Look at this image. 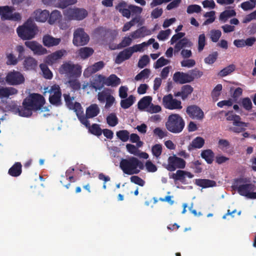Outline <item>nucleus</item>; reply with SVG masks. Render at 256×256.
<instances>
[{
  "instance_id": "7c9ffc66",
  "label": "nucleus",
  "mask_w": 256,
  "mask_h": 256,
  "mask_svg": "<svg viewBox=\"0 0 256 256\" xmlns=\"http://www.w3.org/2000/svg\"><path fill=\"white\" fill-rule=\"evenodd\" d=\"M128 8L129 11V16H126V18H129L131 15L132 16H134V17L138 16L140 21L141 19L140 14L142 12V8L133 4H129Z\"/></svg>"
},
{
  "instance_id": "412c9836",
  "label": "nucleus",
  "mask_w": 256,
  "mask_h": 256,
  "mask_svg": "<svg viewBox=\"0 0 256 256\" xmlns=\"http://www.w3.org/2000/svg\"><path fill=\"white\" fill-rule=\"evenodd\" d=\"M225 116H226V119L228 121H233V125L236 126H248V124L240 121V117L234 114L232 111L227 112Z\"/></svg>"
},
{
  "instance_id": "f704fd0d",
  "label": "nucleus",
  "mask_w": 256,
  "mask_h": 256,
  "mask_svg": "<svg viewBox=\"0 0 256 256\" xmlns=\"http://www.w3.org/2000/svg\"><path fill=\"white\" fill-rule=\"evenodd\" d=\"M152 98L150 96H146L142 98L138 104V109L144 110L148 108L151 104Z\"/></svg>"
},
{
  "instance_id": "69168bd1",
  "label": "nucleus",
  "mask_w": 256,
  "mask_h": 256,
  "mask_svg": "<svg viewBox=\"0 0 256 256\" xmlns=\"http://www.w3.org/2000/svg\"><path fill=\"white\" fill-rule=\"evenodd\" d=\"M242 104L243 108L248 111L251 110L252 108L251 100L248 97L243 98L242 100Z\"/></svg>"
},
{
  "instance_id": "dca6fc26",
  "label": "nucleus",
  "mask_w": 256,
  "mask_h": 256,
  "mask_svg": "<svg viewBox=\"0 0 256 256\" xmlns=\"http://www.w3.org/2000/svg\"><path fill=\"white\" fill-rule=\"evenodd\" d=\"M24 44L35 54L42 55L48 53L47 50L36 41H26Z\"/></svg>"
},
{
  "instance_id": "aec40b11",
  "label": "nucleus",
  "mask_w": 256,
  "mask_h": 256,
  "mask_svg": "<svg viewBox=\"0 0 256 256\" xmlns=\"http://www.w3.org/2000/svg\"><path fill=\"white\" fill-rule=\"evenodd\" d=\"M66 53V50H57L48 56L46 58L45 62L50 65H52L57 60L61 58Z\"/></svg>"
},
{
  "instance_id": "393cba45",
  "label": "nucleus",
  "mask_w": 256,
  "mask_h": 256,
  "mask_svg": "<svg viewBox=\"0 0 256 256\" xmlns=\"http://www.w3.org/2000/svg\"><path fill=\"white\" fill-rule=\"evenodd\" d=\"M204 140L200 136H197L194 138L188 146V150L192 151L194 149L202 148L204 144Z\"/></svg>"
},
{
  "instance_id": "a18cd8bd",
  "label": "nucleus",
  "mask_w": 256,
  "mask_h": 256,
  "mask_svg": "<svg viewBox=\"0 0 256 256\" xmlns=\"http://www.w3.org/2000/svg\"><path fill=\"white\" fill-rule=\"evenodd\" d=\"M6 109L15 114H18V112H20V106H18L14 101L7 102L6 106Z\"/></svg>"
},
{
  "instance_id": "9d476101",
  "label": "nucleus",
  "mask_w": 256,
  "mask_h": 256,
  "mask_svg": "<svg viewBox=\"0 0 256 256\" xmlns=\"http://www.w3.org/2000/svg\"><path fill=\"white\" fill-rule=\"evenodd\" d=\"M90 37L81 28H76L74 32L73 44L76 46L86 45L89 42Z\"/></svg>"
},
{
  "instance_id": "bf43d9fd",
  "label": "nucleus",
  "mask_w": 256,
  "mask_h": 256,
  "mask_svg": "<svg viewBox=\"0 0 256 256\" xmlns=\"http://www.w3.org/2000/svg\"><path fill=\"white\" fill-rule=\"evenodd\" d=\"M162 146L160 144H156L152 148V152L154 156L158 158L162 152Z\"/></svg>"
},
{
  "instance_id": "338daca9",
  "label": "nucleus",
  "mask_w": 256,
  "mask_h": 256,
  "mask_svg": "<svg viewBox=\"0 0 256 256\" xmlns=\"http://www.w3.org/2000/svg\"><path fill=\"white\" fill-rule=\"evenodd\" d=\"M215 12L214 11H210V12H207L204 14V16L206 18H208L207 20H206L204 24H208L213 22L215 20Z\"/></svg>"
},
{
  "instance_id": "39448f33",
  "label": "nucleus",
  "mask_w": 256,
  "mask_h": 256,
  "mask_svg": "<svg viewBox=\"0 0 256 256\" xmlns=\"http://www.w3.org/2000/svg\"><path fill=\"white\" fill-rule=\"evenodd\" d=\"M185 126V122L182 118L178 114H174L170 115L166 122V129L174 134L182 132Z\"/></svg>"
},
{
  "instance_id": "e433bc0d",
  "label": "nucleus",
  "mask_w": 256,
  "mask_h": 256,
  "mask_svg": "<svg viewBox=\"0 0 256 256\" xmlns=\"http://www.w3.org/2000/svg\"><path fill=\"white\" fill-rule=\"evenodd\" d=\"M94 50L89 47H84L78 50V55L82 59H86L92 56L94 53Z\"/></svg>"
},
{
  "instance_id": "58836bf2",
  "label": "nucleus",
  "mask_w": 256,
  "mask_h": 256,
  "mask_svg": "<svg viewBox=\"0 0 256 256\" xmlns=\"http://www.w3.org/2000/svg\"><path fill=\"white\" fill-rule=\"evenodd\" d=\"M85 126L88 129L89 132L92 134L98 136L102 135V130L100 128L99 124H94L90 126V123L89 122V126Z\"/></svg>"
},
{
  "instance_id": "052dcab7",
  "label": "nucleus",
  "mask_w": 256,
  "mask_h": 256,
  "mask_svg": "<svg viewBox=\"0 0 256 256\" xmlns=\"http://www.w3.org/2000/svg\"><path fill=\"white\" fill-rule=\"evenodd\" d=\"M206 44V36L204 34H200L198 36V50L199 52H202Z\"/></svg>"
},
{
  "instance_id": "c85d7f7f",
  "label": "nucleus",
  "mask_w": 256,
  "mask_h": 256,
  "mask_svg": "<svg viewBox=\"0 0 256 256\" xmlns=\"http://www.w3.org/2000/svg\"><path fill=\"white\" fill-rule=\"evenodd\" d=\"M24 68L26 70H34L38 66L37 60L32 57H26L23 62Z\"/></svg>"
},
{
  "instance_id": "6ab92c4d",
  "label": "nucleus",
  "mask_w": 256,
  "mask_h": 256,
  "mask_svg": "<svg viewBox=\"0 0 256 256\" xmlns=\"http://www.w3.org/2000/svg\"><path fill=\"white\" fill-rule=\"evenodd\" d=\"M192 79L188 72H177L173 76V80L177 84H184L190 82Z\"/></svg>"
},
{
  "instance_id": "f03ea898",
  "label": "nucleus",
  "mask_w": 256,
  "mask_h": 256,
  "mask_svg": "<svg viewBox=\"0 0 256 256\" xmlns=\"http://www.w3.org/2000/svg\"><path fill=\"white\" fill-rule=\"evenodd\" d=\"M120 167L124 173L132 175L138 174L144 170V163L136 158L131 156L128 158H122L120 163Z\"/></svg>"
},
{
  "instance_id": "a878e982",
  "label": "nucleus",
  "mask_w": 256,
  "mask_h": 256,
  "mask_svg": "<svg viewBox=\"0 0 256 256\" xmlns=\"http://www.w3.org/2000/svg\"><path fill=\"white\" fill-rule=\"evenodd\" d=\"M105 77L102 75H96L91 82L90 86L96 90H100L104 86Z\"/></svg>"
},
{
  "instance_id": "c756f323",
  "label": "nucleus",
  "mask_w": 256,
  "mask_h": 256,
  "mask_svg": "<svg viewBox=\"0 0 256 256\" xmlns=\"http://www.w3.org/2000/svg\"><path fill=\"white\" fill-rule=\"evenodd\" d=\"M34 19L39 22H45L49 16V12L47 10H37L34 11Z\"/></svg>"
},
{
  "instance_id": "09e8293b",
  "label": "nucleus",
  "mask_w": 256,
  "mask_h": 256,
  "mask_svg": "<svg viewBox=\"0 0 256 256\" xmlns=\"http://www.w3.org/2000/svg\"><path fill=\"white\" fill-rule=\"evenodd\" d=\"M111 95L110 90L109 89H106L99 92L98 94V99L101 102H104Z\"/></svg>"
},
{
  "instance_id": "7ed1b4c3",
  "label": "nucleus",
  "mask_w": 256,
  "mask_h": 256,
  "mask_svg": "<svg viewBox=\"0 0 256 256\" xmlns=\"http://www.w3.org/2000/svg\"><path fill=\"white\" fill-rule=\"evenodd\" d=\"M38 31V27L31 18H28L22 25L18 26L16 28L18 36L22 40L32 39Z\"/></svg>"
},
{
  "instance_id": "0eeeda50",
  "label": "nucleus",
  "mask_w": 256,
  "mask_h": 256,
  "mask_svg": "<svg viewBox=\"0 0 256 256\" xmlns=\"http://www.w3.org/2000/svg\"><path fill=\"white\" fill-rule=\"evenodd\" d=\"M244 182V179L243 178L235 179L232 188L234 190H236L240 196H246L248 198L250 192L254 190L255 186L252 184H246L238 185L239 184Z\"/></svg>"
},
{
  "instance_id": "c03bdc74",
  "label": "nucleus",
  "mask_w": 256,
  "mask_h": 256,
  "mask_svg": "<svg viewBox=\"0 0 256 256\" xmlns=\"http://www.w3.org/2000/svg\"><path fill=\"white\" fill-rule=\"evenodd\" d=\"M186 171L182 170H178L176 174H172L170 177L173 178L174 180H180L184 182L185 180Z\"/></svg>"
},
{
  "instance_id": "f257e3e1",
  "label": "nucleus",
  "mask_w": 256,
  "mask_h": 256,
  "mask_svg": "<svg viewBox=\"0 0 256 256\" xmlns=\"http://www.w3.org/2000/svg\"><path fill=\"white\" fill-rule=\"evenodd\" d=\"M43 96L38 94H33L24 98L22 106H20L18 115L24 117L32 116V111L40 110L44 104Z\"/></svg>"
},
{
  "instance_id": "c9c22d12",
  "label": "nucleus",
  "mask_w": 256,
  "mask_h": 256,
  "mask_svg": "<svg viewBox=\"0 0 256 256\" xmlns=\"http://www.w3.org/2000/svg\"><path fill=\"white\" fill-rule=\"evenodd\" d=\"M128 5L126 2L122 1L116 6V8L123 16L126 18V16H129V11L128 10Z\"/></svg>"
},
{
  "instance_id": "473e14b6",
  "label": "nucleus",
  "mask_w": 256,
  "mask_h": 256,
  "mask_svg": "<svg viewBox=\"0 0 256 256\" xmlns=\"http://www.w3.org/2000/svg\"><path fill=\"white\" fill-rule=\"evenodd\" d=\"M120 83V79L114 74L110 75L104 82L106 85L114 87L118 86Z\"/></svg>"
},
{
  "instance_id": "5fc2aeb1",
  "label": "nucleus",
  "mask_w": 256,
  "mask_h": 256,
  "mask_svg": "<svg viewBox=\"0 0 256 256\" xmlns=\"http://www.w3.org/2000/svg\"><path fill=\"white\" fill-rule=\"evenodd\" d=\"M188 74L189 76L191 77V78H192L191 82H192L194 79L200 78L203 75L202 72L200 71L196 68L189 70L188 72Z\"/></svg>"
},
{
  "instance_id": "a211bd4d",
  "label": "nucleus",
  "mask_w": 256,
  "mask_h": 256,
  "mask_svg": "<svg viewBox=\"0 0 256 256\" xmlns=\"http://www.w3.org/2000/svg\"><path fill=\"white\" fill-rule=\"evenodd\" d=\"M104 66V63L103 61H99L94 63L93 65L87 68L84 72V76L86 78L90 77L92 74H94L98 71L102 70Z\"/></svg>"
},
{
  "instance_id": "3c124183",
  "label": "nucleus",
  "mask_w": 256,
  "mask_h": 256,
  "mask_svg": "<svg viewBox=\"0 0 256 256\" xmlns=\"http://www.w3.org/2000/svg\"><path fill=\"white\" fill-rule=\"evenodd\" d=\"M116 136L123 142H127L130 137V133L127 130H120L116 132Z\"/></svg>"
},
{
  "instance_id": "5701e85b",
  "label": "nucleus",
  "mask_w": 256,
  "mask_h": 256,
  "mask_svg": "<svg viewBox=\"0 0 256 256\" xmlns=\"http://www.w3.org/2000/svg\"><path fill=\"white\" fill-rule=\"evenodd\" d=\"M18 90L13 87L0 86V98H8L10 96L16 95Z\"/></svg>"
},
{
  "instance_id": "79ce46f5",
  "label": "nucleus",
  "mask_w": 256,
  "mask_h": 256,
  "mask_svg": "<svg viewBox=\"0 0 256 256\" xmlns=\"http://www.w3.org/2000/svg\"><path fill=\"white\" fill-rule=\"evenodd\" d=\"M193 88L188 84L183 86L181 88V93H182V100H185L189 95L193 92Z\"/></svg>"
},
{
  "instance_id": "680f3d73",
  "label": "nucleus",
  "mask_w": 256,
  "mask_h": 256,
  "mask_svg": "<svg viewBox=\"0 0 256 256\" xmlns=\"http://www.w3.org/2000/svg\"><path fill=\"white\" fill-rule=\"evenodd\" d=\"M222 86L221 84H218L214 87L212 92V96L214 100H218V97L220 94V91L222 90Z\"/></svg>"
},
{
  "instance_id": "de8ad7c7",
  "label": "nucleus",
  "mask_w": 256,
  "mask_h": 256,
  "mask_svg": "<svg viewBox=\"0 0 256 256\" xmlns=\"http://www.w3.org/2000/svg\"><path fill=\"white\" fill-rule=\"evenodd\" d=\"M236 15V12L234 10H226L220 14V19L226 21L228 18L235 16Z\"/></svg>"
},
{
  "instance_id": "6e6552de",
  "label": "nucleus",
  "mask_w": 256,
  "mask_h": 256,
  "mask_svg": "<svg viewBox=\"0 0 256 256\" xmlns=\"http://www.w3.org/2000/svg\"><path fill=\"white\" fill-rule=\"evenodd\" d=\"M64 14L69 20H81L88 16V12L84 8H68L64 12Z\"/></svg>"
},
{
  "instance_id": "8fccbe9b",
  "label": "nucleus",
  "mask_w": 256,
  "mask_h": 256,
  "mask_svg": "<svg viewBox=\"0 0 256 256\" xmlns=\"http://www.w3.org/2000/svg\"><path fill=\"white\" fill-rule=\"evenodd\" d=\"M140 22V18L134 17L132 18L131 20L128 22H126L122 28L123 32H126L132 26H134L135 24L138 23Z\"/></svg>"
},
{
  "instance_id": "864d4df0",
  "label": "nucleus",
  "mask_w": 256,
  "mask_h": 256,
  "mask_svg": "<svg viewBox=\"0 0 256 256\" xmlns=\"http://www.w3.org/2000/svg\"><path fill=\"white\" fill-rule=\"evenodd\" d=\"M108 124L111 126H114L118 124V118L114 113L110 114L106 118Z\"/></svg>"
},
{
  "instance_id": "9b49d317",
  "label": "nucleus",
  "mask_w": 256,
  "mask_h": 256,
  "mask_svg": "<svg viewBox=\"0 0 256 256\" xmlns=\"http://www.w3.org/2000/svg\"><path fill=\"white\" fill-rule=\"evenodd\" d=\"M186 161L175 155L170 156L166 168L170 172L174 171L177 168L182 169L186 166Z\"/></svg>"
},
{
  "instance_id": "f3484780",
  "label": "nucleus",
  "mask_w": 256,
  "mask_h": 256,
  "mask_svg": "<svg viewBox=\"0 0 256 256\" xmlns=\"http://www.w3.org/2000/svg\"><path fill=\"white\" fill-rule=\"evenodd\" d=\"M66 104L70 109L74 110L77 115V114L80 112L82 108L81 104L78 102H75L74 104L72 101L74 100V97H71L69 94H64L63 95Z\"/></svg>"
},
{
  "instance_id": "603ef678",
  "label": "nucleus",
  "mask_w": 256,
  "mask_h": 256,
  "mask_svg": "<svg viewBox=\"0 0 256 256\" xmlns=\"http://www.w3.org/2000/svg\"><path fill=\"white\" fill-rule=\"evenodd\" d=\"M235 70V66L234 64H230L228 66L222 70L218 73V75L222 77H224L230 74Z\"/></svg>"
},
{
  "instance_id": "cd10ccee",
  "label": "nucleus",
  "mask_w": 256,
  "mask_h": 256,
  "mask_svg": "<svg viewBox=\"0 0 256 256\" xmlns=\"http://www.w3.org/2000/svg\"><path fill=\"white\" fill-rule=\"evenodd\" d=\"M60 41V38H54L49 35L44 36L42 38L43 44L48 47L58 46Z\"/></svg>"
},
{
  "instance_id": "e2e57ef3",
  "label": "nucleus",
  "mask_w": 256,
  "mask_h": 256,
  "mask_svg": "<svg viewBox=\"0 0 256 256\" xmlns=\"http://www.w3.org/2000/svg\"><path fill=\"white\" fill-rule=\"evenodd\" d=\"M188 40L186 38H184L180 40L175 45L174 49L175 52H179L182 48L188 45Z\"/></svg>"
},
{
  "instance_id": "0e129e2a",
  "label": "nucleus",
  "mask_w": 256,
  "mask_h": 256,
  "mask_svg": "<svg viewBox=\"0 0 256 256\" xmlns=\"http://www.w3.org/2000/svg\"><path fill=\"white\" fill-rule=\"evenodd\" d=\"M94 32L96 34L98 35L101 38H105L110 30L103 27H99L95 30Z\"/></svg>"
},
{
  "instance_id": "72a5a7b5",
  "label": "nucleus",
  "mask_w": 256,
  "mask_h": 256,
  "mask_svg": "<svg viewBox=\"0 0 256 256\" xmlns=\"http://www.w3.org/2000/svg\"><path fill=\"white\" fill-rule=\"evenodd\" d=\"M22 164L20 162H16L8 170V174L14 177L19 176L22 172Z\"/></svg>"
},
{
  "instance_id": "4468645a",
  "label": "nucleus",
  "mask_w": 256,
  "mask_h": 256,
  "mask_svg": "<svg viewBox=\"0 0 256 256\" xmlns=\"http://www.w3.org/2000/svg\"><path fill=\"white\" fill-rule=\"evenodd\" d=\"M162 102L164 108L169 110H181L182 108L181 102L174 98L172 94L164 96Z\"/></svg>"
},
{
  "instance_id": "774afa93",
  "label": "nucleus",
  "mask_w": 256,
  "mask_h": 256,
  "mask_svg": "<svg viewBox=\"0 0 256 256\" xmlns=\"http://www.w3.org/2000/svg\"><path fill=\"white\" fill-rule=\"evenodd\" d=\"M150 62V58L148 55H144L139 60L138 66L142 68L145 67Z\"/></svg>"
},
{
  "instance_id": "20e7f679",
  "label": "nucleus",
  "mask_w": 256,
  "mask_h": 256,
  "mask_svg": "<svg viewBox=\"0 0 256 256\" xmlns=\"http://www.w3.org/2000/svg\"><path fill=\"white\" fill-rule=\"evenodd\" d=\"M59 72L69 78H77L82 74V67L78 64H74L72 62H64L59 68Z\"/></svg>"
},
{
  "instance_id": "bb28decb",
  "label": "nucleus",
  "mask_w": 256,
  "mask_h": 256,
  "mask_svg": "<svg viewBox=\"0 0 256 256\" xmlns=\"http://www.w3.org/2000/svg\"><path fill=\"white\" fill-rule=\"evenodd\" d=\"M194 184L196 186L204 188L214 187L216 186V183L215 181L208 179H196Z\"/></svg>"
},
{
  "instance_id": "4be33fe9",
  "label": "nucleus",
  "mask_w": 256,
  "mask_h": 256,
  "mask_svg": "<svg viewBox=\"0 0 256 256\" xmlns=\"http://www.w3.org/2000/svg\"><path fill=\"white\" fill-rule=\"evenodd\" d=\"M132 55V52L128 48L124 49L117 55L115 62L117 64H120L126 60H128Z\"/></svg>"
},
{
  "instance_id": "1a4fd4ad",
  "label": "nucleus",
  "mask_w": 256,
  "mask_h": 256,
  "mask_svg": "<svg viewBox=\"0 0 256 256\" xmlns=\"http://www.w3.org/2000/svg\"><path fill=\"white\" fill-rule=\"evenodd\" d=\"M14 8L12 6H0V16L2 20L20 21L22 16L19 12L13 13Z\"/></svg>"
},
{
  "instance_id": "a19ab883",
  "label": "nucleus",
  "mask_w": 256,
  "mask_h": 256,
  "mask_svg": "<svg viewBox=\"0 0 256 256\" xmlns=\"http://www.w3.org/2000/svg\"><path fill=\"white\" fill-rule=\"evenodd\" d=\"M134 102V97L132 95L120 101V106L124 109L130 108Z\"/></svg>"
},
{
  "instance_id": "2eb2a0df",
  "label": "nucleus",
  "mask_w": 256,
  "mask_h": 256,
  "mask_svg": "<svg viewBox=\"0 0 256 256\" xmlns=\"http://www.w3.org/2000/svg\"><path fill=\"white\" fill-rule=\"evenodd\" d=\"M186 112L188 116L192 118L202 120L204 117L202 110L196 105H191L187 107Z\"/></svg>"
},
{
  "instance_id": "4d7b16f0",
  "label": "nucleus",
  "mask_w": 256,
  "mask_h": 256,
  "mask_svg": "<svg viewBox=\"0 0 256 256\" xmlns=\"http://www.w3.org/2000/svg\"><path fill=\"white\" fill-rule=\"evenodd\" d=\"M150 71L148 68H145L138 73L134 78V80L136 81L140 80L142 78L146 79L149 77Z\"/></svg>"
},
{
  "instance_id": "b1692460",
  "label": "nucleus",
  "mask_w": 256,
  "mask_h": 256,
  "mask_svg": "<svg viewBox=\"0 0 256 256\" xmlns=\"http://www.w3.org/2000/svg\"><path fill=\"white\" fill-rule=\"evenodd\" d=\"M151 34L150 31L145 26H142L130 34V36L133 39H137L144 38Z\"/></svg>"
},
{
  "instance_id": "49530a36",
  "label": "nucleus",
  "mask_w": 256,
  "mask_h": 256,
  "mask_svg": "<svg viewBox=\"0 0 256 256\" xmlns=\"http://www.w3.org/2000/svg\"><path fill=\"white\" fill-rule=\"evenodd\" d=\"M132 42V38L129 36H125L123 38L122 42L118 44L116 46L111 48L112 50L115 49H120L124 48H126L130 45Z\"/></svg>"
},
{
  "instance_id": "2f4dec72",
  "label": "nucleus",
  "mask_w": 256,
  "mask_h": 256,
  "mask_svg": "<svg viewBox=\"0 0 256 256\" xmlns=\"http://www.w3.org/2000/svg\"><path fill=\"white\" fill-rule=\"evenodd\" d=\"M200 156L208 164H211L214 160V154L212 150L207 149L202 151Z\"/></svg>"
},
{
  "instance_id": "13d9d810",
  "label": "nucleus",
  "mask_w": 256,
  "mask_h": 256,
  "mask_svg": "<svg viewBox=\"0 0 256 256\" xmlns=\"http://www.w3.org/2000/svg\"><path fill=\"white\" fill-rule=\"evenodd\" d=\"M70 88L74 90H78L80 89L81 84L76 78L70 79L68 82Z\"/></svg>"
},
{
  "instance_id": "ea45409f",
  "label": "nucleus",
  "mask_w": 256,
  "mask_h": 256,
  "mask_svg": "<svg viewBox=\"0 0 256 256\" xmlns=\"http://www.w3.org/2000/svg\"><path fill=\"white\" fill-rule=\"evenodd\" d=\"M62 17L61 13L58 10L52 11L50 14H49L48 23L50 24H54L56 22L59 20Z\"/></svg>"
},
{
  "instance_id": "423d86ee",
  "label": "nucleus",
  "mask_w": 256,
  "mask_h": 256,
  "mask_svg": "<svg viewBox=\"0 0 256 256\" xmlns=\"http://www.w3.org/2000/svg\"><path fill=\"white\" fill-rule=\"evenodd\" d=\"M100 112V109L96 104H90L86 108V114H84L82 108H80V112L77 114V116L80 122L84 126H89L88 119L92 118L97 116Z\"/></svg>"
},
{
  "instance_id": "4c0bfd02",
  "label": "nucleus",
  "mask_w": 256,
  "mask_h": 256,
  "mask_svg": "<svg viewBox=\"0 0 256 256\" xmlns=\"http://www.w3.org/2000/svg\"><path fill=\"white\" fill-rule=\"evenodd\" d=\"M56 3V7L65 8L67 6L76 4L77 0H55Z\"/></svg>"
},
{
  "instance_id": "6e6d98bb",
  "label": "nucleus",
  "mask_w": 256,
  "mask_h": 256,
  "mask_svg": "<svg viewBox=\"0 0 256 256\" xmlns=\"http://www.w3.org/2000/svg\"><path fill=\"white\" fill-rule=\"evenodd\" d=\"M218 55L217 52H213L204 58V62L208 64H213L217 60Z\"/></svg>"
},
{
  "instance_id": "37998d69",
  "label": "nucleus",
  "mask_w": 256,
  "mask_h": 256,
  "mask_svg": "<svg viewBox=\"0 0 256 256\" xmlns=\"http://www.w3.org/2000/svg\"><path fill=\"white\" fill-rule=\"evenodd\" d=\"M40 68L42 72L43 76L44 78L49 80L52 78V74L46 64H40Z\"/></svg>"
},
{
  "instance_id": "f8f14e48",
  "label": "nucleus",
  "mask_w": 256,
  "mask_h": 256,
  "mask_svg": "<svg viewBox=\"0 0 256 256\" xmlns=\"http://www.w3.org/2000/svg\"><path fill=\"white\" fill-rule=\"evenodd\" d=\"M50 94L49 97L50 102L55 106H60L62 104V92L59 86L54 84L52 86L48 91Z\"/></svg>"
},
{
  "instance_id": "ddd939ff",
  "label": "nucleus",
  "mask_w": 256,
  "mask_h": 256,
  "mask_svg": "<svg viewBox=\"0 0 256 256\" xmlns=\"http://www.w3.org/2000/svg\"><path fill=\"white\" fill-rule=\"evenodd\" d=\"M24 76L19 72L13 70L8 72L6 77V83L11 86H16L22 84L24 82Z\"/></svg>"
}]
</instances>
